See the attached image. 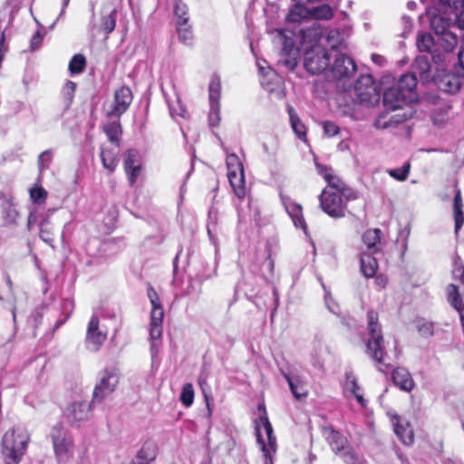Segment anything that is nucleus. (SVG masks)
Wrapping results in <instances>:
<instances>
[{"instance_id": "obj_60", "label": "nucleus", "mask_w": 464, "mask_h": 464, "mask_svg": "<svg viewBox=\"0 0 464 464\" xmlns=\"http://www.w3.org/2000/svg\"><path fill=\"white\" fill-rule=\"evenodd\" d=\"M342 458L346 464H357L359 462L358 455L351 450H343Z\"/></svg>"}, {"instance_id": "obj_61", "label": "nucleus", "mask_w": 464, "mask_h": 464, "mask_svg": "<svg viewBox=\"0 0 464 464\" xmlns=\"http://www.w3.org/2000/svg\"><path fill=\"white\" fill-rule=\"evenodd\" d=\"M318 173L327 181L334 173L331 167L315 163Z\"/></svg>"}, {"instance_id": "obj_12", "label": "nucleus", "mask_w": 464, "mask_h": 464, "mask_svg": "<svg viewBox=\"0 0 464 464\" xmlns=\"http://www.w3.org/2000/svg\"><path fill=\"white\" fill-rule=\"evenodd\" d=\"M322 209L332 218H343L345 215V202L338 191L324 189L319 197Z\"/></svg>"}, {"instance_id": "obj_8", "label": "nucleus", "mask_w": 464, "mask_h": 464, "mask_svg": "<svg viewBox=\"0 0 464 464\" xmlns=\"http://www.w3.org/2000/svg\"><path fill=\"white\" fill-rule=\"evenodd\" d=\"M430 26L437 36V41L445 44L443 49L446 52H452L458 44V36L450 30L453 26L450 22L440 15H435L430 20Z\"/></svg>"}, {"instance_id": "obj_64", "label": "nucleus", "mask_w": 464, "mask_h": 464, "mask_svg": "<svg viewBox=\"0 0 464 464\" xmlns=\"http://www.w3.org/2000/svg\"><path fill=\"white\" fill-rule=\"evenodd\" d=\"M459 14H456V20L453 26H457L460 30H464V6L459 7Z\"/></svg>"}, {"instance_id": "obj_18", "label": "nucleus", "mask_w": 464, "mask_h": 464, "mask_svg": "<svg viewBox=\"0 0 464 464\" xmlns=\"http://www.w3.org/2000/svg\"><path fill=\"white\" fill-rule=\"evenodd\" d=\"M107 338V333L99 329V318L93 314L89 322L86 333V343L89 349L97 351Z\"/></svg>"}, {"instance_id": "obj_38", "label": "nucleus", "mask_w": 464, "mask_h": 464, "mask_svg": "<svg viewBox=\"0 0 464 464\" xmlns=\"http://www.w3.org/2000/svg\"><path fill=\"white\" fill-rule=\"evenodd\" d=\"M288 114L293 130L300 139L304 138L306 135V128L292 107L288 108Z\"/></svg>"}, {"instance_id": "obj_45", "label": "nucleus", "mask_w": 464, "mask_h": 464, "mask_svg": "<svg viewBox=\"0 0 464 464\" xmlns=\"http://www.w3.org/2000/svg\"><path fill=\"white\" fill-rule=\"evenodd\" d=\"M180 401L186 407L188 408L193 404L194 401V389L191 383H186L182 387L180 394Z\"/></svg>"}, {"instance_id": "obj_49", "label": "nucleus", "mask_w": 464, "mask_h": 464, "mask_svg": "<svg viewBox=\"0 0 464 464\" xmlns=\"http://www.w3.org/2000/svg\"><path fill=\"white\" fill-rule=\"evenodd\" d=\"M47 198V191L42 187L32 188L30 189V198L34 204L44 203Z\"/></svg>"}, {"instance_id": "obj_10", "label": "nucleus", "mask_w": 464, "mask_h": 464, "mask_svg": "<svg viewBox=\"0 0 464 464\" xmlns=\"http://www.w3.org/2000/svg\"><path fill=\"white\" fill-rule=\"evenodd\" d=\"M333 53L322 47L313 48L305 53L304 67L311 74H319L329 68Z\"/></svg>"}, {"instance_id": "obj_57", "label": "nucleus", "mask_w": 464, "mask_h": 464, "mask_svg": "<svg viewBox=\"0 0 464 464\" xmlns=\"http://www.w3.org/2000/svg\"><path fill=\"white\" fill-rule=\"evenodd\" d=\"M4 216L5 220L10 223L14 224L16 221V218L18 217L17 210L12 206L10 203H8L5 208H4Z\"/></svg>"}, {"instance_id": "obj_63", "label": "nucleus", "mask_w": 464, "mask_h": 464, "mask_svg": "<svg viewBox=\"0 0 464 464\" xmlns=\"http://www.w3.org/2000/svg\"><path fill=\"white\" fill-rule=\"evenodd\" d=\"M338 193H340V196L342 197L343 199L344 198L346 200H352L357 198L356 193L346 184L343 186V188H341V190Z\"/></svg>"}, {"instance_id": "obj_7", "label": "nucleus", "mask_w": 464, "mask_h": 464, "mask_svg": "<svg viewBox=\"0 0 464 464\" xmlns=\"http://www.w3.org/2000/svg\"><path fill=\"white\" fill-rule=\"evenodd\" d=\"M50 436L58 461H68L72 457V437L61 424L53 427Z\"/></svg>"}, {"instance_id": "obj_41", "label": "nucleus", "mask_w": 464, "mask_h": 464, "mask_svg": "<svg viewBox=\"0 0 464 464\" xmlns=\"http://www.w3.org/2000/svg\"><path fill=\"white\" fill-rule=\"evenodd\" d=\"M416 328L419 334L424 338H430L434 335V323L424 319L417 320Z\"/></svg>"}, {"instance_id": "obj_59", "label": "nucleus", "mask_w": 464, "mask_h": 464, "mask_svg": "<svg viewBox=\"0 0 464 464\" xmlns=\"http://www.w3.org/2000/svg\"><path fill=\"white\" fill-rule=\"evenodd\" d=\"M324 132L328 137H334L339 133V127L332 122V121H324Z\"/></svg>"}, {"instance_id": "obj_52", "label": "nucleus", "mask_w": 464, "mask_h": 464, "mask_svg": "<svg viewBox=\"0 0 464 464\" xmlns=\"http://www.w3.org/2000/svg\"><path fill=\"white\" fill-rule=\"evenodd\" d=\"M301 33L303 34L304 40H305L307 37L313 36L314 41H317L323 34L322 29L317 24H314L309 28H302Z\"/></svg>"}, {"instance_id": "obj_31", "label": "nucleus", "mask_w": 464, "mask_h": 464, "mask_svg": "<svg viewBox=\"0 0 464 464\" xmlns=\"http://www.w3.org/2000/svg\"><path fill=\"white\" fill-rule=\"evenodd\" d=\"M103 130L108 138V140L115 144L116 148L120 147V137L121 135V126L120 121H112L109 122L103 127Z\"/></svg>"}, {"instance_id": "obj_55", "label": "nucleus", "mask_w": 464, "mask_h": 464, "mask_svg": "<svg viewBox=\"0 0 464 464\" xmlns=\"http://www.w3.org/2000/svg\"><path fill=\"white\" fill-rule=\"evenodd\" d=\"M324 302L327 309L334 314L339 315L341 313V308L339 304L334 300L330 292L324 293Z\"/></svg>"}, {"instance_id": "obj_20", "label": "nucleus", "mask_w": 464, "mask_h": 464, "mask_svg": "<svg viewBox=\"0 0 464 464\" xmlns=\"http://www.w3.org/2000/svg\"><path fill=\"white\" fill-rule=\"evenodd\" d=\"M373 78L370 74H362L354 83V92L362 102H370L375 94Z\"/></svg>"}, {"instance_id": "obj_33", "label": "nucleus", "mask_w": 464, "mask_h": 464, "mask_svg": "<svg viewBox=\"0 0 464 464\" xmlns=\"http://www.w3.org/2000/svg\"><path fill=\"white\" fill-rule=\"evenodd\" d=\"M327 43L331 46V53H336L339 49H345L346 44L339 29H332L328 32Z\"/></svg>"}, {"instance_id": "obj_27", "label": "nucleus", "mask_w": 464, "mask_h": 464, "mask_svg": "<svg viewBox=\"0 0 464 464\" xmlns=\"http://www.w3.org/2000/svg\"><path fill=\"white\" fill-rule=\"evenodd\" d=\"M117 149L118 148H114V149H108L105 147L101 148L100 156H101L102 163L103 168L106 169L109 171V173H112L116 169V167L118 165L117 156H118L119 150Z\"/></svg>"}, {"instance_id": "obj_2", "label": "nucleus", "mask_w": 464, "mask_h": 464, "mask_svg": "<svg viewBox=\"0 0 464 464\" xmlns=\"http://www.w3.org/2000/svg\"><path fill=\"white\" fill-rule=\"evenodd\" d=\"M30 435L23 428H12L3 436V455L6 464H18L26 452Z\"/></svg>"}, {"instance_id": "obj_42", "label": "nucleus", "mask_w": 464, "mask_h": 464, "mask_svg": "<svg viewBox=\"0 0 464 464\" xmlns=\"http://www.w3.org/2000/svg\"><path fill=\"white\" fill-rule=\"evenodd\" d=\"M117 10L113 9L108 15L102 18V28L106 35L112 33L116 26Z\"/></svg>"}, {"instance_id": "obj_43", "label": "nucleus", "mask_w": 464, "mask_h": 464, "mask_svg": "<svg viewBox=\"0 0 464 464\" xmlns=\"http://www.w3.org/2000/svg\"><path fill=\"white\" fill-rule=\"evenodd\" d=\"M177 31L179 40L187 44L190 45L193 40V32L191 26L188 24H177Z\"/></svg>"}, {"instance_id": "obj_39", "label": "nucleus", "mask_w": 464, "mask_h": 464, "mask_svg": "<svg viewBox=\"0 0 464 464\" xmlns=\"http://www.w3.org/2000/svg\"><path fill=\"white\" fill-rule=\"evenodd\" d=\"M86 66V59L82 54H74L70 60L68 69L72 75L82 73Z\"/></svg>"}, {"instance_id": "obj_21", "label": "nucleus", "mask_w": 464, "mask_h": 464, "mask_svg": "<svg viewBox=\"0 0 464 464\" xmlns=\"http://www.w3.org/2000/svg\"><path fill=\"white\" fill-rule=\"evenodd\" d=\"M413 72L419 73L420 81L423 82H436L437 79L431 72V65L428 55H418L412 64Z\"/></svg>"}, {"instance_id": "obj_24", "label": "nucleus", "mask_w": 464, "mask_h": 464, "mask_svg": "<svg viewBox=\"0 0 464 464\" xmlns=\"http://www.w3.org/2000/svg\"><path fill=\"white\" fill-rule=\"evenodd\" d=\"M392 380L401 390L411 392L414 388V381L405 368L398 367L392 372Z\"/></svg>"}, {"instance_id": "obj_13", "label": "nucleus", "mask_w": 464, "mask_h": 464, "mask_svg": "<svg viewBox=\"0 0 464 464\" xmlns=\"http://www.w3.org/2000/svg\"><path fill=\"white\" fill-rule=\"evenodd\" d=\"M220 94L221 84L218 77H213L208 86L209 114L208 122L211 127L218 126L220 122Z\"/></svg>"}, {"instance_id": "obj_44", "label": "nucleus", "mask_w": 464, "mask_h": 464, "mask_svg": "<svg viewBox=\"0 0 464 464\" xmlns=\"http://www.w3.org/2000/svg\"><path fill=\"white\" fill-rule=\"evenodd\" d=\"M309 11L310 10L306 9L304 5L295 4V7L287 14V20L293 23L299 22L302 18L309 14Z\"/></svg>"}, {"instance_id": "obj_25", "label": "nucleus", "mask_w": 464, "mask_h": 464, "mask_svg": "<svg viewBox=\"0 0 464 464\" xmlns=\"http://www.w3.org/2000/svg\"><path fill=\"white\" fill-rule=\"evenodd\" d=\"M374 253L363 252L360 256V266L362 275L367 278H372L376 275L378 262L372 256Z\"/></svg>"}, {"instance_id": "obj_48", "label": "nucleus", "mask_w": 464, "mask_h": 464, "mask_svg": "<svg viewBox=\"0 0 464 464\" xmlns=\"http://www.w3.org/2000/svg\"><path fill=\"white\" fill-rule=\"evenodd\" d=\"M53 160V152L51 150L43 151L38 157V169L40 172H43L49 169L50 164Z\"/></svg>"}, {"instance_id": "obj_34", "label": "nucleus", "mask_w": 464, "mask_h": 464, "mask_svg": "<svg viewBox=\"0 0 464 464\" xmlns=\"http://www.w3.org/2000/svg\"><path fill=\"white\" fill-rule=\"evenodd\" d=\"M61 315L56 321L54 328H59L63 325L70 317L74 308V303L72 299L66 298L60 301Z\"/></svg>"}, {"instance_id": "obj_62", "label": "nucleus", "mask_w": 464, "mask_h": 464, "mask_svg": "<svg viewBox=\"0 0 464 464\" xmlns=\"http://www.w3.org/2000/svg\"><path fill=\"white\" fill-rule=\"evenodd\" d=\"M43 42V35L41 34L40 31L37 30L35 34L32 36L31 43H30V50L32 52L37 50Z\"/></svg>"}, {"instance_id": "obj_16", "label": "nucleus", "mask_w": 464, "mask_h": 464, "mask_svg": "<svg viewBox=\"0 0 464 464\" xmlns=\"http://www.w3.org/2000/svg\"><path fill=\"white\" fill-rule=\"evenodd\" d=\"M133 100V94L130 87L123 85L114 93V102L111 110L107 112L110 117H120L127 111Z\"/></svg>"}, {"instance_id": "obj_22", "label": "nucleus", "mask_w": 464, "mask_h": 464, "mask_svg": "<svg viewBox=\"0 0 464 464\" xmlns=\"http://www.w3.org/2000/svg\"><path fill=\"white\" fill-rule=\"evenodd\" d=\"M393 430L398 439L404 445H411L413 442V431L408 421H402L399 416L392 420Z\"/></svg>"}, {"instance_id": "obj_1", "label": "nucleus", "mask_w": 464, "mask_h": 464, "mask_svg": "<svg viewBox=\"0 0 464 464\" xmlns=\"http://www.w3.org/2000/svg\"><path fill=\"white\" fill-rule=\"evenodd\" d=\"M366 353L374 362L378 371L388 373L392 365L385 362V347L382 325L377 312L367 313V338L365 340Z\"/></svg>"}, {"instance_id": "obj_30", "label": "nucleus", "mask_w": 464, "mask_h": 464, "mask_svg": "<svg viewBox=\"0 0 464 464\" xmlns=\"http://www.w3.org/2000/svg\"><path fill=\"white\" fill-rule=\"evenodd\" d=\"M285 209L289 216L291 217L294 225L296 227L302 228L304 231L306 229V224L302 215V208L300 205L290 202L289 204H285Z\"/></svg>"}, {"instance_id": "obj_37", "label": "nucleus", "mask_w": 464, "mask_h": 464, "mask_svg": "<svg viewBox=\"0 0 464 464\" xmlns=\"http://www.w3.org/2000/svg\"><path fill=\"white\" fill-rule=\"evenodd\" d=\"M309 14L316 20H330L334 16V11L328 4H323L313 7Z\"/></svg>"}, {"instance_id": "obj_6", "label": "nucleus", "mask_w": 464, "mask_h": 464, "mask_svg": "<svg viewBox=\"0 0 464 464\" xmlns=\"http://www.w3.org/2000/svg\"><path fill=\"white\" fill-rule=\"evenodd\" d=\"M417 48L420 53H428L431 55L432 63L436 65H443L447 54L450 52H446L443 49L445 44L439 43L437 36L429 33H421L417 36L416 41Z\"/></svg>"}, {"instance_id": "obj_4", "label": "nucleus", "mask_w": 464, "mask_h": 464, "mask_svg": "<svg viewBox=\"0 0 464 464\" xmlns=\"http://www.w3.org/2000/svg\"><path fill=\"white\" fill-rule=\"evenodd\" d=\"M256 436L264 456L265 464H273V454L276 450V438L265 408L256 420Z\"/></svg>"}, {"instance_id": "obj_28", "label": "nucleus", "mask_w": 464, "mask_h": 464, "mask_svg": "<svg viewBox=\"0 0 464 464\" xmlns=\"http://www.w3.org/2000/svg\"><path fill=\"white\" fill-rule=\"evenodd\" d=\"M463 203L461 193L459 188L455 189V196L453 201V211H454V219H455V233L457 234L459 230L462 227L464 224V211H463Z\"/></svg>"}, {"instance_id": "obj_15", "label": "nucleus", "mask_w": 464, "mask_h": 464, "mask_svg": "<svg viewBox=\"0 0 464 464\" xmlns=\"http://www.w3.org/2000/svg\"><path fill=\"white\" fill-rule=\"evenodd\" d=\"M123 166L128 182L133 187L142 170L141 156L138 150L129 149L123 155Z\"/></svg>"}, {"instance_id": "obj_5", "label": "nucleus", "mask_w": 464, "mask_h": 464, "mask_svg": "<svg viewBox=\"0 0 464 464\" xmlns=\"http://www.w3.org/2000/svg\"><path fill=\"white\" fill-rule=\"evenodd\" d=\"M226 164L227 178L235 195L238 198H244L246 195L244 167L238 156L235 153H227Z\"/></svg>"}, {"instance_id": "obj_14", "label": "nucleus", "mask_w": 464, "mask_h": 464, "mask_svg": "<svg viewBox=\"0 0 464 464\" xmlns=\"http://www.w3.org/2000/svg\"><path fill=\"white\" fill-rule=\"evenodd\" d=\"M334 62L330 68L332 77L335 80L351 78L357 69L353 59L338 52L334 53Z\"/></svg>"}, {"instance_id": "obj_26", "label": "nucleus", "mask_w": 464, "mask_h": 464, "mask_svg": "<svg viewBox=\"0 0 464 464\" xmlns=\"http://www.w3.org/2000/svg\"><path fill=\"white\" fill-rule=\"evenodd\" d=\"M436 82L441 91L448 93H455L461 87L459 78L452 73L444 74L440 80H437Z\"/></svg>"}, {"instance_id": "obj_17", "label": "nucleus", "mask_w": 464, "mask_h": 464, "mask_svg": "<svg viewBox=\"0 0 464 464\" xmlns=\"http://www.w3.org/2000/svg\"><path fill=\"white\" fill-rule=\"evenodd\" d=\"M91 415V403L78 401L72 403L65 413L67 421L72 426H80L86 421Z\"/></svg>"}, {"instance_id": "obj_51", "label": "nucleus", "mask_w": 464, "mask_h": 464, "mask_svg": "<svg viewBox=\"0 0 464 464\" xmlns=\"http://www.w3.org/2000/svg\"><path fill=\"white\" fill-rule=\"evenodd\" d=\"M344 390L351 392L352 394L358 392L360 390V387L357 383V379L353 372H347L345 374Z\"/></svg>"}, {"instance_id": "obj_23", "label": "nucleus", "mask_w": 464, "mask_h": 464, "mask_svg": "<svg viewBox=\"0 0 464 464\" xmlns=\"http://www.w3.org/2000/svg\"><path fill=\"white\" fill-rule=\"evenodd\" d=\"M395 86L399 88L411 101L415 100V89L417 86V77L415 72H408L402 74Z\"/></svg>"}, {"instance_id": "obj_35", "label": "nucleus", "mask_w": 464, "mask_h": 464, "mask_svg": "<svg viewBox=\"0 0 464 464\" xmlns=\"http://www.w3.org/2000/svg\"><path fill=\"white\" fill-rule=\"evenodd\" d=\"M188 6L181 0L174 1V17L177 24H187L189 20Z\"/></svg>"}, {"instance_id": "obj_58", "label": "nucleus", "mask_w": 464, "mask_h": 464, "mask_svg": "<svg viewBox=\"0 0 464 464\" xmlns=\"http://www.w3.org/2000/svg\"><path fill=\"white\" fill-rule=\"evenodd\" d=\"M218 219V209L215 208L214 207H211L208 210V215L207 230H210L211 228H217Z\"/></svg>"}, {"instance_id": "obj_40", "label": "nucleus", "mask_w": 464, "mask_h": 464, "mask_svg": "<svg viewBox=\"0 0 464 464\" xmlns=\"http://www.w3.org/2000/svg\"><path fill=\"white\" fill-rule=\"evenodd\" d=\"M155 446L152 443H145L138 451L137 458L145 462L140 464H148L156 459Z\"/></svg>"}, {"instance_id": "obj_11", "label": "nucleus", "mask_w": 464, "mask_h": 464, "mask_svg": "<svg viewBox=\"0 0 464 464\" xmlns=\"http://www.w3.org/2000/svg\"><path fill=\"white\" fill-rule=\"evenodd\" d=\"M277 366L280 373L287 382L290 391L295 398L297 400L305 398L308 394V392L305 389L304 382L296 373L295 368L286 361L278 362Z\"/></svg>"}, {"instance_id": "obj_46", "label": "nucleus", "mask_w": 464, "mask_h": 464, "mask_svg": "<svg viewBox=\"0 0 464 464\" xmlns=\"http://www.w3.org/2000/svg\"><path fill=\"white\" fill-rule=\"evenodd\" d=\"M410 167H411L410 163L407 162L401 168L389 169L388 173L391 177H392L396 180L404 181L408 179V176L410 173Z\"/></svg>"}, {"instance_id": "obj_56", "label": "nucleus", "mask_w": 464, "mask_h": 464, "mask_svg": "<svg viewBox=\"0 0 464 464\" xmlns=\"http://www.w3.org/2000/svg\"><path fill=\"white\" fill-rule=\"evenodd\" d=\"M328 187L324 189H331L332 191H340L345 183L336 175H333L327 181Z\"/></svg>"}, {"instance_id": "obj_54", "label": "nucleus", "mask_w": 464, "mask_h": 464, "mask_svg": "<svg viewBox=\"0 0 464 464\" xmlns=\"http://www.w3.org/2000/svg\"><path fill=\"white\" fill-rule=\"evenodd\" d=\"M410 236V228L406 227L399 231L397 244L400 246L401 254L404 255L408 249V237Z\"/></svg>"}, {"instance_id": "obj_9", "label": "nucleus", "mask_w": 464, "mask_h": 464, "mask_svg": "<svg viewBox=\"0 0 464 464\" xmlns=\"http://www.w3.org/2000/svg\"><path fill=\"white\" fill-rule=\"evenodd\" d=\"M119 382V376L113 369H105L100 373L95 385L92 403H101L111 395Z\"/></svg>"}, {"instance_id": "obj_3", "label": "nucleus", "mask_w": 464, "mask_h": 464, "mask_svg": "<svg viewBox=\"0 0 464 464\" xmlns=\"http://www.w3.org/2000/svg\"><path fill=\"white\" fill-rule=\"evenodd\" d=\"M147 295L151 304L150 324V352L155 356L159 352L160 339L162 336V323L164 317V310L157 291L153 286L149 285Z\"/></svg>"}, {"instance_id": "obj_53", "label": "nucleus", "mask_w": 464, "mask_h": 464, "mask_svg": "<svg viewBox=\"0 0 464 464\" xmlns=\"http://www.w3.org/2000/svg\"><path fill=\"white\" fill-rule=\"evenodd\" d=\"M169 112L172 117L179 116L181 118H186L188 111L183 104H181L179 99L178 98L175 104L169 103Z\"/></svg>"}, {"instance_id": "obj_47", "label": "nucleus", "mask_w": 464, "mask_h": 464, "mask_svg": "<svg viewBox=\"0 0 464 464\" xmlns=\"http://www.w3.org/2000/svg\"><path fill=\"white\" fill-rule=\"evenodd\" d=\"M46 308L45 305L42 304L38 307H36L31 314V315L28 318V324L34 328H37L43 319L44 310Z\"/></svg>"}, {"instance_id": "obj_29", "label": "nucleus", "mask_w": 464, "mask_h": 464, "mask_svg": "<svg viewBox=\"0 0 464 464\" xmlns=\"http://www.w3.org/2000/svg\"><path fill=\"white\" fill-rule=\"evenodd\" d=\"M381 230L378 228L368 229L362 235V242L366 246L367 252L376 253L379 251L377 245L381 240Z\"/></svg>"}, {"instance_id": "obj_32", "label": "nucleus", "mask_w": 464, "mask_h": 464, "mask_svg": "<svg viewBox=\"0 0 464 464\" xmlns=\"http://www.w3.org/2000/svg\"><path fill=\"white\" fill-rule=\"evenodd\" d=\"M53 225L49 220V218H44L39 224V237L46 244L54 247L53 246Z\"/></svg>"}, {"instance_id": "obj_19", "label": "nucleus", "mask_w": 464, "mask_h": 464, "mask_svg": "<svg viewBox=\"0 0 464 464\" xmlns=\"http://www.w3.org/2000/svg\"><path fill=\"white\" fill-rule=\"evenodd\" d=\"M411 102L412 101L395 85L387 89L383 93V104L387 110L395 111Z\"/></svg>"}, {"instance_id": "obj_36", "label": "nucleus", "mask_w": 464, "mask_h": 464, "mask_svg": "<svg viewBox=\"0 0 464 464\" xmlns=\"http://www.w3.org/2000/svg\"><path fill=\"white\" fill-rule=\"evenodd\" d=\"M327 440L334 450L341 451L345 448L346 439L340 432L328 429L326 430Z\"/></svg>"}, {"instance_id": "obj_50", "label": "nucleus", "mask_w": 464, "mask_h": 464, "mask_svg": "<svg viewBox=\"0 0 464 464\" xmlns=\"http://www.w3.org/2000/svg\"><path fill=\"white\" fill-rule=\"evenodd\" d=\"M75 90H76L75 82H73L72 81H67L66 83L64 84V86L63 88V92H62L63 96L66 102V106H70V104L72 103L73 97H74Z\"/></svg>"}]
</instances>
